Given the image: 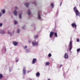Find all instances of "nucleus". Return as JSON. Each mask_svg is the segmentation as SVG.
Masks as SVG:
<instances>
[{
	"label": "nucleus",
	"instance_id": "nucleus-10",
	"mask_svg": "<svg viewBox=\"0 0 80 80\" xmlns=\"http://www.w3.org/2000/svg\"><path fill=\"white\" fill-rule=\"evenodd\" d=\"M13 13L14 15H15V16H17V11H14Z\"/></svg>",
	"mask_w": 80,
	"mask_h": 80
},
{
	"label": "nucleus",
	"instance_id": "nucleus-30",
	"mask_svg": "<svg viewBox=\"0 0 80 80\" xmlns=\"http://www.w3.org/2000/svg\"><path fill=\"white\" fill-rule=\"evenodd\" d=\"M3 25L2 23H0V27H2Z\"/></svg>",
	"mask_w": 80,
	"mask_h": 80
},
{
	"label": "nucleus",
	"instance_id": "nucleus-5",
	"mask_svg": "<svg viewBox=\"0 0 80 80\" xmlns=\"http://www.w3.org/2000/svg\"><path fill=\"white\" fill-rule=\"evenodd\" d=\"M69 45H70V48H69V50H71L72 48V41H71L69 43Z\"/></svg>",
	"mask_w": 80,
	"mask_h": 80
},
{
	"label": "nucleus",
	"instance_id": "nucleus-6",
	"mask_svg": "<svg viewBox=\"0 0 80 80\" xmlns=\"http://www.w3.org/2000/svg\"><path fill=\"white\" fill-rule=\"evenodd\" d=\"M37 62V59L36 58L33 59L32 61V64H34Z\"/></svg>",
	"mask_w": 80,
	"mask_h": 80
},
{
	"label": "nucleus",
	"instance_id": "nucleus-20",
	"mask_svg": "<svg viewBox=\"0 0 80 80\" xmlns=\"http://www.w3.org/2000/svg\"><path fill=\"white\" fill-rule=\"evenodd\" d=\"M21 17H22V13L19 14V18H21Z\"/></svg>",
	"mask_w": 80,
	"mask_h": 80
},
{
	"label": "nucleus",
	"instance_id": "nucleus-40",
	"mask_svg": "<svg viewBox=\"0 0 80 80\" xmlns=\"http://www.w3.org/2000/svg\"><path fill=\"white\" fill-rule=\"evenodd\" d=\"M16 62H18V60H17Z\"/></svg>",
	"mask_w": 80,
	"mask_h": 80
},
{
	"label": "nucleus",
	"instance_id": "nucleus-12",
	"mask_svg": "<svg viewBox=\"0 0 80 80\" xmlns=\"http://www.w3.org/2000/svg\"><path fill=\"white\" fill-rule=\"evenodd\" d=\"M73 10L75 12L76 11H78V9H77V8H76V7H75L73 8Z\"/></svg>",
	"mask_w": 80,
	"mask_h": 80
},
{
	"label": "nucleus",
	"instance_id": "nucleus-27",
	"mask_svg": "<svg viewBox=\"0 0 80 80\" xmlns=\"http://www.w3.org/2000/svg\"><path fill=\"white\" fill-rule=\"evenodd\" d=\"M80 48H78L77 49V52H80Z\"/></svg>",
	"mask_w": 80,
	"mask_h": 80
},
{
	"label": "nucleus",
	"instance_id": "nucleus-16",
	"mask_svg": "<svg viewBox=\"0 0 80 80\" xmlns=\"http://www.w3.org/2000/svg\"><path fill=\"white\" fill-rule=\"evenodd\" d=\"M49 64H50V62H46V66L49 65Z\"/></svg>",
	"mask_w": 80,
	"mask_h": 80
},
{
	"label": "nucleus",
	"instance_id": "nucleus-22",
	"mask_svg": "<svg viewBox=\"0 0 80 80\" xmlns=\"http://www.w3.org/2000/svg\"><path fill=\"white\" fill-rule=\"evenodd\" d=\"M51 6H52V8H53L54 6H53V3H51Z\"/></svg>",
	"mask_w": 80,
	"mask_h": 80
},
{
	"label": "nucleus",
	"instance_id": "nucleus-21",
	"mask_svg": "<svg viewBox=\"0 0 80 80\" xmlns=\"http://www.w3.org/2000/svg\"><path fill=\"white\" fill-rule=\"evenodd\" d=\"M20 30L19 29H18L17 32V33H19L20 32Z\"/></svg>",
	"mask_w": 80,
	"mask_h": 80
},
{
	"label": "nucleus",
	"instance_id": "nucleus-13",
	"mask_svg": "<svg viewBox=\"0 0 80 80\" xmlns=\"http://www.w3.org/2000/svg\"><path fill=\"white\" fill-rule=\"evenodd\" d=\"M25 5L27 7V8H28V5H29V4H28V3H26L25 4Z\"/></svg>",
	"mask_w": 80,
	"mask_h": 80
},
{
	"label": "nucleus",
	"instance_id": "nucleus-25",
	"mask_svg": "<svg viewBox=\"0 0 80 80\" xmlns=\"http://www.w3.org/2000/svg\"><path fill=\"white\" fill-rule=\"evenodd\" d=\"M77 41L78 42H80V39L79 38L77 39Z\"/></svg>",
	"mask_w": 80,
	"mask_h": 80
},
{
	"label": "nucleus",
	"instance_id": "nucleus-1",
	"mask_svg": "<svg viewBox=\"0 0 80 80\" xmlns=\"http://www.w3.org/2000/svg\"><path fill=\"white\" fill-rule=\"evenodd\" d=\"M53 34H54V35L56 37H58V36L57 35V32H55L54 33V32H53L52 31H51L50 32V38H52V37H53Z\"/></svg>",
	"mask_w": 80,
	"mask_h": 80
},
{
	"label": "nucleus",
	"instance_id": "nucleus-37",
	"mask_svg": "<svg viewBox=\"0 0 80 80\" xmlns=\"http://www.w3.org/2000/svg\"><path fill=\"white\" fill-rule=\"evenodd\" d=\"M2 16V13H0V17H1Z\"/></svg>",
	"mask_w": 80,
	"mask_h": 80
},
{
	"label": "nucleus",
	"instance_id": "nucleus-42",
	"mask_svg": "<svg viewBox=\"0 0 80 80\" xmlns=\"http://www.w3.org/2000/svg\"><path fill=\"white\" fill-rule=\"evenodd\" d=\"M48 80H50V78H48Z\"/></svg>",
	"mask_w": 80,
	"mask_h": 80
},
{
	"label": "nucleus",
	"instance_id": "nucleus-11",
	"mask_svg": "<svg viewBox=\"0 0 80 80\" xmlns=\"http://www.w3.org/2000/svg\"><path fill=\"white\" fill-rule=\"evenodd\" d=\"M38 18L39 20H40V19H41L40 15V12H38Z\"/></svg>",
	"mask_w": 80,
	"mask_h": 80
},
{
	"label": "nucleus",
	"instance_id": "nucleus-28",
	"mask_svg": "<svg viewBox=\"0 0 80 80\" xmlns=\"http://www.w3.org/2000/svg\"><path fill=\"white\" fill-rule=\"evenodd\" d=\"M26 52H29V50L28 49H26Z\"/></svg>",
	"mask_w": 80,
	"mask_h": 80
},
{
	"label": "nucleus",
	"instance_id": "nucleus-26",
	"mask_svg": "<svg viewBox=\"0 0 80 80\" xmlns=\"http://www.w3.org/2000/svg\"><path fill=\"white\" fill-rule=\"evenodd\" d=\"M17 23H18V22H17V21H15L14 24H17Z\"/></svg>",
	"mask_w": 80,
	"mask_h": 80
},
{
	"label": "nucleus",
	"instance_id": "nucleus-19",
	"mask_svg": "<svg viewBox=\"0 0 80 80\" xmlns=\"http://www.w3.org/2000/svg\"><path fill=\"white\" fill-rule=\"evenodd\" d=\"M3 77V75H2V74H1L0 75V79H1Z\"/></svg>",
	"mask_w": 80,
	"mask_h": 80
},
{
	"label": "nucleus",
	"instance_id": "nucleus-23",
	"mask_svg": "<svg viewBox=\"0 0 80 80\" xmlns=\"http://www.w3.org/2000/svg\"><path fill=\"white\" fill-rule=\"evenodd\" d=\"M38 35H37L36 36H34V38H38Z\"/></svg>",
	"mask_w": 80,
	"mask_h": 80
},
{
	"label": "nucleus",
	"instance_id": "nucleus-18",
	"mask_svg": "<svg viewBox=\"0 0 80 80\" xmlns=\"http://www.w3.org/2000/svg\"><path fill=\"white\" fill-rule=\"evenodd\" d=\"M2 13L3 14L5 13V11L4 10H2Z\"/></svg>",
	"mask_w": 80,
	"mask_h": 80
},
{
	"label": "nucleus",
	"instance_id": "nucleus-34",
	"mask_svg": "<svg viewBox=\"0 0 80 80\" xmlns=\"http://www.w3.org/2000/svg\"><path fill=\"white\" fill-rule=\"evenodd\" d=\"M15 9L16 10H17V9H18V8H17V7H15Z\"/></svg>",
	"mask_w": 80,
	"mask_h": 80
},
{
	"label": "nucleus",
	"instance_id": "nucleus-38",
	"mask_svg": "<svg viewBox=\"0 0 80 80\" xmlns=\"http://www.w3.org/2000/svg\"><path fill=\"white\" fill-rule=\"evenodd\" d=\"M23 68V70H25V67H24Z\"/></svg>",
	"mask_w": 80,
	"mask_h": 80
},
{
	"label": "nucleus",
	"instance_id": "nucleus-4",
	"mask_svg": "<svg viewBox=\"0 0 80 80\" xmlns=\"http://www.w3.org/2000/svg\"><path fill=\"white\" fill-rule=\"evenodd\" d=\"M71 26H72V27H75V29L77 28V25L76 24V23H72L71 24Z\"/></svg>",
	"mask_w": 80,
	"mask_h": 80
},
{
	"label": "nucleus",
	"instance_id": "nucleus-9",
	"mask_svg": "<svg viewBox=\"0 0 80 80\" xmlns=\"http://www.w3.org/2000/svg\"><path fill=\"white\" fill-rule=\"evenodd\" d=\"M22 73L24 75H25L26 74V70L25 69L23 70Z\"/></svg>",
	"mask_w": 80,
	"mask_h": 80
},
{
	"label": "nucleus",
	"instance_id": "nucleus-35",
	"mask_svg": "<svg viewBox=\"0 0 80 80\" xmlns=\"http://www.w3.org/2000/svg\"><path fill=\"white\" fill-rule=\"evenodd\" d=\"M22 29H25V27L24 26L23 27H22Z\"/></svg>",
	"mask_w": 80,
	"mask_h": 80
},
{
	"label": "nucleus",
	"instance_id": "nucleus-29",
	"mask_svg": "<svg viewBox=\"0 0 80 80\" xmlns=\"http://www.w3.org/2000/svg\"><path fill=\"white\" fill-rule=\"evenodd\" d=\"M32 3H33L34 5H37V3L36 2H32Z\"/></svg>",
	"mask_w": 80,
	"mask_h": 80
},
{
	"label": "nucleus",
	"instance_id": "nucleus-17",
	"mask_svg": "<svg viewBox=\"0 0 80 80\" xmlns=\"http://www.w3.org/2000/svg\"><path fill=\"white\" fill-rule=\"evenodd\" d=\"M36 76H39V75H40V73L39 72H38L36 73Z\"/></svg>",
	"mask_w": 80,
	"mask_h": 80
},
{
	"label": "nucleus",
	"instance_id": "nucleus-32",
	"mask_svg": "<svg viewBox=\"0 0 80 80\" xmlns=\"http://www.w3.org/2000/svg\"><path fill=\"white\" fill-rule=\"evenodd\" d=\"M62 67V65L61 64V65H60V67H59V68H61V67Z\"/></svg>",
	"mask_w": 80,
	"mask_h": 80
},
{
	"label": "nucleus",
	"instance_id": "nucleus-24",
	"mask_svg": "<svg viewBox=\"0 0 80 80\" xmlns=\"http://www.w3.org/2000/svg\"><path fill=\"white\" fill-rule=\"evenodd\" d=\"M48 56L49 57H52V54H51V53L49 54Z\"/></svg>",
	"mask_w": 80,
	"mask_h": 80
},
{
	"label": "nucleus",
	"instance_id": "nucleus-36",
	"mask_svg": "<svg viewBox=\"0 0 80 80\" xmlns=\"http://www.w3.org/2000/svg\"><path fill=\"white\" fill-rule=\"evenodd\" d=\"M28 43H31V41H28Z\"/></svg>",
	"mask_w": 80,
	"mask_h": 80
},
{
	"label": "nucleus",
	"instance_id": "nucleus-3",
	"mask_svg": "<svg viewBox=\"0 0 80 80\" xmlns=\"http://www.w3.org/2000/svg\"><path fill=\"white\" fill-rule=\"evenodd\" d=\"M64 58H65V59H67V58H68V55L67 53H65V54H64Z\"/></svg>",
	"mask_w": 80,
	"mask_h": 80
},
{
	"label": "nucleus",
	"instance_id": "nucleus-31",
	"mask_svg": "<svg viewBox=\"0 0 80 80\" xmlns=\"http://www.w3.org/2000/svg\"><path fill=\"white\" fill-rule=\"evenodd\" d=\"M27 48V46H26L24 47V49H25V48Z\"/></svg>",
	"mask_w": 80,
	"mask_h": 80
},
{
	"label": "nucleus",
	"instance_id": "nucleus-14",
	"mask_svg": "<svg viewBox=\"0 0 80 80\" xmlns=\"http://www.w3.org/2000/svg\"><path fill=\"white\" fill-rule=\"evenodd\" d=\"M28 15H30L31 14V12L30 11V10H28Z\"/></svg>",
	"mask_w": 80,
	"mask_h": 80
},
{
	"label": "nucleus",
	"instance_id": "nucleus-41",
	"mask_svg": "<svg viewBox=\"0 0 80 80\" xmlns=\"http://www.w3.org/2000/svg\"><path fill=\"white\" fill-rule=\"evenodd\" d=\"M29 72H30V71H28V73H29Z\"/></svg>",
	"mask_w": 80,
	"mask_h": 80
},
{
	"label": "nucleus",
	"instance_id": "nucleus-39",
	"mask_svg": "<svg viewBox=\"0 0 80 80\" xmlns=\"http://www.w3.org/2000/svg\"><path fill=\"white\" fill-rule=\"evenodd\" d=\"M62 2H61V4H60V6H61V5H62Z\"/></svg>",
	"mask_w": 80,
	"mask_h": 80
},
{
	"label": "nucleus",
	"instance_id": "nucleus-15",
	"mask_svg": "<svg viewBox=\"0 0 80 80\" xmlns=\"http://www.w3.org/2000/svg\"><path fill=\"white\" fill-rule=\"evenodd\" d=\"M0 33H5V32L1 30H0Z\"/></svg>",
	"mask_w": 80,
	"mask_h": 80
},
{
	"label": "nucleus",
	"instance_id": "nucleus-8",
	"mask_svg": "<svg viewBox=\"0 0 80 80\" xmlns=\"http://www.w3.org/2000/svg\"><path fill=\"white\" fill-rule=\"evenodd\" d=\"M12 43L14 45H15V46L18 45V42H16V41H13Z\"/></svg>",
	"mask_w": 80,
	"mask_h": 80
},
{
	"label": "nucleus",
	"instance_id": "nucleus-33",
	"mask_svg": "<svg viewBox=\"0 0 80 80\" xmlns=\"http://www.w3.org/2000/svg\"><path fill=\"white\" fill-rule=\"evenodd\" d=\"M8 33H9V34H10V35H11V36H12L11 33H10V32H8Z\"/></svg>",
	"mask_w": 80,
	"mask_h": 80
},
{
	"label": "nucleus",
	"instance_id": "nucleus-2",
	"mask_svg": "<svg viewBox=\"0 0 80 80\" xmlns=\"http://www.w3.org/2000/svg\"><path fill=\"white\" fill-rule=\"evenodd\" d=\"M32 44L33 46H35V45H38V42H36L35 41L32 42Z\"/></svg>",
	"mask_w": 80,
	"mask_h": 80
},
{
	"label": "nucleus",
	"instance_id": "nucleus-7",
	"mask_svg": "<svg viewBox=\"0 0 80 80\" xmlns=\"http://www.w3.org/2000/svg\"><path fill=\"white\" fill-rule=\"evenodd\" d=\"M75 13L76 14V16H78L80 14V12H79V11H78V10L76 11L75 12Z\"/></svg>",
	"mask_w": 80,
	"mask_h": 80
}]
</instances>
